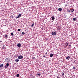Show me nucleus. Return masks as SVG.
Segmentation results:
<instances>
[{
    "label": "nucleus",
    "mask_w": 78,
    "mask_h": 78,
    "mask_svg": "<svg viewBox=\"0 0 78 78\" xmlns=\"http://www.w3.org/2000/svg\"><path fill=\"white\" fill-rule=\"evenodd\" d=\"M9 63H7L6 65L4 66V69H7L8 67V66H9Z\"/></svg>",
    "instance_id": "1"
},
{
    "label": "nucleus",
    "mask_w": 78,
    "mask_h": 78,
    "mask_svg": "<svg viewBox=\"0 0 78 78\" xmlns=\"http://www.w3.org/2000/svg\"><path fill=\"white\" fill-rule=\"evenodd\" d=\"M51 34L53 35V36H55V35L56 34V32L55 31L54 32H52L51 33Z\"/></svg>",
    "instance_id": "2"
},
{
    "label": "nucleus",
    "mask_w": 78,
    "mask_h": 78,
    "mask_svg": "<svg viewBox=\"0 0 78 78\" xmlns=\"http://www.w3.org/2000/svg\"><path fill=\"white\" fill-rule=\"evenodd\" d=\"M23 58V56L22 55H19L18 57V58L19 59H22Z\"/></svg>",
    "instance_id": "3"
},
{
    "label": "nucleus",
    "mask_w": 78,
    "mask_h": 78,
    "mask_svg": "<svg viewBox=\"0 0 78 78\" xmlns=\"http://www.w3.org/2000/svg\"><path fill=\"white\" fill-rule=\"evenodd\" d=\"M21 16H22V14H19L18 16L17 17H16V18L17 19L18 18H19Z\"/></svg>",
    "instance_id": "4"
},
{
    "label": "nucleus",
    "mask_w": 78,
    "mask_h": 78,
    "mask_svg": "<svg viewBox=\"0 0 78 78\" xmlns=\"http://www.w3.org/2000/svg\"><path fill=\"white\" fill-rule=\"evenodd\" d=\"M17 46L18 47H19V48H20V47L21 46V44H20V43L18 44L17 45Z\"/></svg>",
    "instance_id": "5"
},
{
    "label": "nucleus",
    "mask_w": 78,
    "mask_h": 78,
    "mask_svg": "<svg viewBox=\"0 0 78 78\" xmlns=\"http://www.w3.org/2000/svg\"><path fill=\"white\" fill-rule=\"evenodd\" d=\"M50 56L51 58V57H53V54L52 53H51L50 54Z\"/></svg>",
    "instance_id": "6"
},
{
    "label": "nucleus",
    "mask_w": 78,
    "mask_h": 78,
    "mask_svg": "<svg viewBox=\"0 0 78 78\" xmlns=\"http://www.w3.org/2000/svg\"><path fill=\"white\" fill-rule=\"evenodd\" d=\"M51 18L52 19V20H53V21L55 20V17H54V16H52L51 17Z\"/></svg>",
    "instance_id": "7"
},
{
    "label": "nucleus",
    "mask_w": 78,
    "mask_h": 78,
    "mask_svg": "<svg viewBox=\"0 0 78 78\" xmlns=\"http://www.w3.org/2000/svg\"><path fill=\"white\" fill-rule=\"evenodd\" d=\"M4 36L5 37V38H6L8 37V35H7L6 34Z\"/></svg>",
    "instance_id": "8"
},
{
    "label": "nucleus",
    "mask_w": 78,
    "mask_h": 78,
    "mask_svg": "<svg viewBox=\"0 0 78 78\" xmlns=\"http://www.w3.org/2000/svg\"><path fill=\"white\" fill-rule=\"evenodd\" d=\"M15 61V62H19V59L17 58V59H16Z\"/></svg>",
    "instance_id": "9"
},
{
    "label": "nucleus",
    "mask_w": 78,
    "mask_h": 78,
    "mask_svg": "<svg viewBox=\"0 0 78 78\" xmlns=\"http://www.w3.org/2000/svg\"><path fill=\"white\" fill-rule=\"evenodd\" d=\"M58 10L59 11H62V8H58Z\"/></svg>",
    "instance_id": "10"
},
{
    "label": "nucleus",
    "mask_w": 78,
    "mask_h": 78,
    "mask_svg": "<svg viewBox=\"0 0 78 78\" xmlns=\"http://www.w3.org/2000/svg\"><path fill=\"white\" fill-rule=\"evenodd\" d=\"M11 61V60L9 58H7V62H9Z\"/></svg>",
    "instance_id": "11"
},
{
    "label": "nucleus",
    "mask_w": 78,
    "mask_h": 78,
    "mask_svg": "<svg viewBox=\"0 0 78 78\" xmlns=\"http://www.w3.org/2000/svg\"><path fill=\"white\" fill-rule=\"evenodd\" d=\"M76 18H73V20L74 22H75V21H76Z\"/></svg>",
    "instance_id": "12"
},
{
    "label": "nucleus",
    "mask_w": 78,
    "mask_h": 78,
    "mask_svg": "<svg viewBox=\"0 0 78 78\" xmlns=\"http://www.w3.org/2000/svg\"><path fill=\"white\" fill-rule=\"evenodd\" d=\"M3 64H0V67H1V68L3 67Z\"/></svg>",
    "instance_id": "13"
},
{
    "label": "nucleus",
    "mask_w": 78,
    "mask_h": 78,
    "mask_svg": "<svg viewBox=\"0 0 78 78\" xmlns=\"http://www.w3.org/2000/svg\"><path fill=\"white\" fill-rule=\"evenodd\" d=\"M69 58H70V57L69 56H68L66 57V59H69Z\"/></svg>",
    "instance_id": "14"
},
{
    "label": "nucleus",
    "mask_w": 78,
    "mask_h": 78,
    "mask_svg": "<svg viewBox=\"0 0 78 78\" xmlns=\"http://www.w3.org/2000/svg\"><path fill=\"white\" fill-rule=\"evenodd\" d=\"M67 12H71V11L70 10H68L67 11Z\"/></svg>",
    "instance_id": "15"
},
{
    "label": "nucleus",
    "mask_w": 78,
    "mask_h": 78,
    "mask_svg": "<svg viewBox=\"0 0 78 78\" xmlns=\"http://www.w3.org/2000/svg\"><path fill=\"white\" fill-rule=\"evenodd\" d=\"M71 12H73L74 11V9H72L71 10Z\"/></svg>",
    "instance_id": "16"
},
{
    "label": "nucleus",
    "mask_w": 78,
    "mask_h": 78,
    "mask_svg": "<svg viewBox=\"0 0 78 78\" xmlns=\"http://www.w3.org/2000/svg\"><path fill=\"white\" fill-rule=\"evenodd\" d=\"M34 23L32 24V25L31 27H34Z\"/></svg>",
    "instance_id": "17"
},
{
    "label": "nucleus",
    "mask_w": 78,
    "mask_h": 78,
    "mask_svg": "<svg viewBox=\"0 0 78 78\" xmlns=\"http://www.w3.org/2000/svg\"><path fill=\"white\" fill-rule=\"evenodd\" d=\"M16 76L17 77H19V74H17L16 75Z\"/></svg>",
    "instance_id": "18"
},
{
    "label": "nucleus",
    "mask_w": 78,
    "mask_h": 78,
    "mask_svg": "<svg viewBox=\"0 0 78 78\" xmlns=\"http://www.w3.org/2000/svg\"><path fill=\"white\" fill-rule=\"evenodd\" d=\"M73 69H74V70H75V69H76V67L73 66Z\"/></svg>",
    "instance_id": "19"
},
{
    "label": "nucleus",
    "mask_w": 78,
    "mask_h": 78,
    "mask_svg": "<svg viewBox=\"0 0 78 78\" xmlns=\"http://www.w3.org/2000/svg\"><path fill=\"white\" fill-rule=\"evenodd\" d=\"M37 75L38 76H41V73H37Z\"/></svg>",
    "instance_id": "20"
},
{
    "label": "nucleus",
    "mask_w": 78,
    "mask_h": 78,
    "mask_svg": "<svg viewBox=\"0 0 78 78\" xmlns=\"http://www.w3.org/2000/svg\"><path fill=\"white\" fill-rule=\"evenodd\" d=\"M61 73L62 74V76H64V73Z\"/></svg>",
    "instance_id": "21"
},
{
    "label": "nucleus",
    "mask_w": 78,
    "mask_h": 78,
    "mask_svg": "<svg viewBox=\"0 0 78 78\" xmlns=\"http://www.w3.org/2000/svg\"><path fill=\"white\" fill-rule=\"evenodd\" d=\"M25 34V33H24L23 32H22V34H23V35H24V34Z\"/></svg>",
    "instance_id": "22"
},
{
    "label": "nucleus",
    "mask_w": 78,
    "mask_h": 78,
    "mask_svg": "<svg viewBox=\"0 0 78 78\" xmlns=\"http://www.w3.org/2000/svg\"><path fill=\"white\" fill-rule=\"evenodd\" d=\"M5 61H6L7 62H8V60H7V58H6V59H5Z\"/></svg>",
    "instance_id": "23"
},
{
    "label": "nucleus",
    "mask_w": 78,
    "mask_h": 78,
    "mask_svg": "<svg viewBox=\"0 0 78 78\" xmlns=\"http://www.w3.org/2000/svg\"><path fill=\"white\" fill-rule=\"evenodd\" d=\"M66 46H67V45H68V44L67 43V42L66 43Z\"/></svg>",
    "instance_id": "24"
},
{
    "label": "nucleus",
    "mask_w": 78,
    "mask_h": 78,
    "mask_svg": "<svg viewBox=\"0 0 78 78\" xmlns=\"http://www.w3.org/2000/svg\"><path fill=\"white\" fill-rule=\"evenodd\" d=\"M11 36H14V34H13V33H11Z\"/></svg>",
    "instance_id": "25"
},
{
    "label": "nucleus",
    "mask_w": 78,
    "mask_h": 78,
    "mask_svg": "<svg viewBox=\"0 0 78 78\" xmlns=\"http://www.w3.org/2000/svg\"><path fill=\"white\" fill-rule=\"evenodd\" d=\"M20 31V29H19L18 30V31Z\"/></svg>",
    "instance_id": "26"
},
{
    "label": "nucleus",
    "mask_w": 78,
    "mask_h": 78,
    "mask_svg": "<svg viewBox=\"0 0 78 78\" xmlns=\"http://www.w3.org/2000/svg\"><path fill=\"white\" fill-rule=\"evenodd\" d=\"M16 57H17V56H19V55H18V54H17L16 55Z\"/></svg>",
    "instance_id": "27"
},
{
    "label": "nucleus",
    "mask_w": 78,
    "mask_h": 78,
    "mask_svg": "<svg viewBox=\"0 0 78 78\" xmlns=\"http://www.w3.org/2000/svg\"><path fill=\"white\" fill-rule=\"evenodd\" d=\"M57 78H60V77H59L58 76H57Z\"/></svg>",
    "instance_id": "28"
},
{
    "label": "nucleus",
    "mask_w": 78,
    "mask_h": 78,
    "mask_svg": "<svg viewBox=\"0 0 78 78\" xmlns=\"http://www.w3.org/2000/svg\"><path fill=\"white\" fill-rule=\"evenodd\" d=\"M43 57H44V58H45V55H44V56H43Z\"/></svg>",
    "instance_id": "29"
},
{
    "label": "nucleus",
    "mask_w": 78,
    "mask_h": 78,
    "mask_svg": "<svg viewBox=\"0 0 78 78\" xmlns=\"http://www.w3.org/2000/svg\"><path fill=\"white\" fill-rule=\"evenodd\" d=\"M47 53L46 52L45 54V55H47Z\"/></svg>",
    "instance_id": "30"
},
{
    "label": "nucleus",
    "mask_w": 78,
    "mask_h": 78,
    "mask_svg": "<svg viewBox=\"0 0 78 78\" xmlns=\"http://www.w3.org/2000/svg\"><path fill=\"white\" fill-rule=\"evenodd\" d=\"M35 58V57H33V59H34Z\"/></svg>",
    "instance_id": "31"
},
{
    "label": "nucleus",
    "mask_w": 78,
    "mask_h": 78,
    "mask_svg": "<svg viewBox=\"0 0 78 78\" xmlns=\"http://www.w3.org/2000/svg\"><path fill=\"white\" fill-rule=\"evenodd\" d=\"M0 42H2V41H0Z\"/></svg>",
    "instance_id": "32"
},
{
    "label": "nucleus",
    "mask_w": 78,
    "mask_h": 78,
    "mask_svg": "<svg viewBox=\"0 0 78 78\" xmlns=\"http://www.w3.org/2000/svg\"><path fill=\"white\" fill-rule=\"evenodd\" d=\"M69 46H71V45H69Z\"/></svg>",
    "instance_id": "33"
},
{
    "label": "nucleus",
    "mask_w": 78,
    "mask_h": 78,
    "mask_svg": "<svg viewBox=\"0 0 78 78\" xmlns=\"http://www.w3.org/2000/svg\"><path fill=\"white\" fill-rule=\"evenodd\" d=\"M23 50H24V49H23Z\"/></svg>",
    "instance_id": "34"
},
{
    "label": "nucleus",
    "mask_w": 78,
    "mask_h": 78,
    "mask_svg": "<svg viewBox=\"0 0 78 78\" xmlns=\"http://www.w3.org/2000/svg\"><path fill=\"white\" fill-rule=\"evenodd\" d=\"M3 47H4V48H5V47L4 46H3Z\"/></svg>",
    "instance_id": "35"
},
{
    "label": "nucleus",
    "mask_w": 78,
    "mask_h": 78,
    "mask_svg": "<svg viewBox=\"0 0 78 78\" xmlns=\"http://www.w3.org/2000/svg\"><path fill=\"white\" fill-rule=\"evenodd\" d=\"M46 40H47V41L48 40H47V39H46Z\"/></svg>",
    "instance_id": "36"
}]
</instances>
